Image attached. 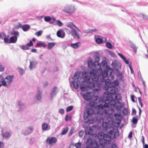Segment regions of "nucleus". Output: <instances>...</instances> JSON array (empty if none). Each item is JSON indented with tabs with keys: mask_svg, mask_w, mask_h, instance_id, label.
<instances>
[{
	"mask_svg": "<svg viewBox=\"0 0 148 148\" xmlns=\"http://www.w3.org/2000/svg\"><path fill=\"white\" fill-rule=\"evenodd\" d=\"M4 67L2 65L1 63L0 62V71H2L4 70Z\"/></svg>",
	"mask_w": 148,
	"mask_h": 148,
	"instance_id": "obj_51",
	"label": "nucleus"
},
{
	"mask_svg": "<svg viewBox=\"0 0 148 148\" xmlns=\"http://www.w3.org/2000/svg\"><path fill=\"white\" fill-rule=\"evenodd\" d=\"M44 20L46 22H49L51 20V18L50 16H46L45 17Z\"/></svg>",
	"mask_w": 148,
	"mask_h": 148,
	"instance_id": "obj_41",
	"label": "nucleus"
},
{
	"mask_svg": "<svg viewBox=\"0 0 148 148\" xmlns=\"http://www.w3.org/2000/svg\"><path fill=\"white\" fill-rule=\"evenodd\" d=\"M18 105L22 110L25 107V104L22 103L21 101H19L18 102Z\"/></svg>",
	"mask_w": 148,
	"mask_h": 148,
	"instance_id": "obj_25",
	"label": "nucleus"
},
{
	"mask_svg": "<svg viewBox=\"0 0 148 148\" xmlns=\"http://www.w3.org/2000/svg\"><path fill=\"white\" fill-rule=\"evenodd\" d=\"M56 21L59 26L61 27L62 25V23L60 20H56Z\"/></svg>",
	"mask_w": 148,
	"mask_h": 148,
	"instance_id": "obj_46",
	"label": "nucleus"
},
{
	"mask_svg": "<svg viewBox=\"0 0 148 148\" xmlns=\"http://www.w3.org/2000/svg\"><path fill=\"white\" fill-rule=\"evenodd\" d=\"M88 115H87V114L86 112H84V120H86L88 118Z\"/></svg>",
	"mask_w": 148,
	"mask_h": 148,
	"instance_id": "obj_53",
	"label": "nucleus"
},
{
	"mask_svg": "<svg viewBox=\"0 0 148 148\" xmlns=\"http://www.w3.org/2000/svg\"><path fill=\"white\" fill-rule=\"evenodd\" d=\"M73 133V129H71L70 132L69 133V136H71Z\"/></svg>",
	"mask_w": 148,
	"mask_h": 148,
	"instance_id": "obj_58",
	"label": "nucleus"
},
{
	"mask_svg": "<svg viewBox=\"0 0 148 148\" xmlns=\"http://www.w3.org/2000/svg\"><path fill=\"white\" fill-rule=\"evenodd\" d=\"M86 112L87 114V115H88V116H90L93 114L94 111L93 109L91 108H88Z\"/></svg>",
	"mask_w": 148,
	"mask_h": 148,
	"instance_id": "obj_26",
	"label": "nucleus"
},
{
	"mask_svg": "<svg viewBox=\"0 0 148 148\" xmlns=\"http://www.w3.org/2000/svg\"><path fill=\"white\" fill-rule=\"evenodd\" d=\"M85 133L86 134L91 135L92 134V129L90 126H87L85 128Z\"/></svg>",
	"mask_w": 148,
	"mask_h": 148,
	"instance_id": "obj_21",
	"label": "nucleus"
},
{
	"mask_svg": "<svg viewBox=\"0 0 148 148\" xmlns=\"http://www.w3.org/2000/svg\"><path fill=\"white\" fill-rule=\"evenodd\" d=\"M23 25L20 23H18L16 26V27L17 29H19L22 27Z\"/></svg>",
	"mask_w": 148,
	"mask_h": 148,
	"instance_id": "obj_50",
	"label": "nucleus"
},
{
	"mask_svg": "<svg viewBox=\"0 0 148 148\" xmlns=\"http://www.w3.org/2000/svg\"><path fill=\"white\" fill-rule=\"evenodd\" d=\"M106 47L109 49H111L112 47V46L111 44L109 42H107L106 43Z\"/></svg>",
	"mask_w": 148,
	"mask_h": 148,
	"instance_id": "obj_38",
	"label": "nucleus"
},
{
	"mask_svg": "<svg viewBox=\"0 0 148 148\" xmlns=\"http://www.w3.org/2000/svg\"><path fill=\"white\" fill-rule=\"evenodd\" d=\"M111 148H118V147L116 145L113 144L111 146Z\"/></svg>",
	"mask_w": 148,
	"mask_h": 148,
	"instance_id": "obj_64",
	"label": "nucleus"
},
{
	"mask_svg": "<svg viewBox=\"0 0 148 148\" xmlns=\"http://www.w3.org/2000/svg\"><path fill=\"white\" fill-rule=\"evenodd\" d=\"M3 136L5 138H9L11 135L9 132H6L5 133H3Z\"/></svg>",
	"mask_w": 148,
	"mask_h": 148,
	"instance_id": "obj_33",
	"label": "nucleus"
},
{
	"mask_svg": "<svg viewBox=\"0 0 148 148\" xmlns=\"http://www.w3.org/2000/svg\"><path fill=\"white\" fill-rule=\"evenodd\" d=\"M68 128L67 127H66L65 128L63 129V131L61 133L62 135L65 134L68 132Z\"/></svg>",
	"mask_w": 148,
	"mask_h": 148,
	"instance_id": "obj_34",
	"label": "nucleus"
},
{
	"mask_svg": "<svg viewBox=\"0 0 148 148\" xmlns=\"http://www.w3.org/2000/svg\"><path fill=\"white\" fill-rule=\"evenodd\" d=\"M13 76H8L5 78L6 81L5 82L6 83H10V82L13 79Z\"/></svg>",
	"mask_w": 148,
	"mask_h": 148,
	"instance_id": "obj_29",
	"label": "nucleus"
},
{
	"mask_svg": "<svg viewBox=\"0 0 148 148\" xmlns=\"http://www.w3.org/2000/svg\"><path fill=\"white\" fill-rule=\"evenodd\" d=\"M33 45V43L32 42V41L31 40L29 43H27L26 45V46L27 47H31Z\"/></svg>",
	"mask_w": 148,
	"mask_h": 148,
	"instance_id": "obj_55",
	"label": "nucleus"
},
{
	"mask_svg": "<svg viewBox=\"0 0 148 148\" xmlns=\"http://www.w3.org/2000/svg\"><path fill=\"white\" fill-rule=\"evenodd\" d=\"M48 85V83L47 82H45L43 84V86L44 88L45 87Z\"/></svg>",
	"mask_w": 148,
	"mask_h": 148,
	"instance_id": "obj_60",
	"label": "nucleus"
},
{
	"mask_svg": "<svg viewBox=\"0 0 148 148\" xmlns=\"http://www.w3.org/2000/svg\"><path fill=\"white\" fill-rule=\"evenodd\" d=\"M95 73L96 70L91 69L90 71L91 76L87 75L86 73H82L83 78L81 77H79V72H77L74 74L73 79L76 80H85L86 83L89 84V86L90 88H94V91L98 92L101 89V84L97 82L98 80V77L95 75Z\"/></svg>",
	"mask_w": 148,
	"mask_h": 148,
	"instance_id": "obj_2",
	"label": "nucleus"
},
{
	"mask_svg": "<svg viewBox=\"0 0 148 148\" xmlns=\"http://www.w3.org/2000/svg\"><path fill=\"white\" fill-rule=\"evenodd\" d=\"M86 144L89 147L92 146L93 144L92 139L91 138H88L86 141Z\"/></svg>",
	"mask_w": 148,
	"mask_h": 148,
	"instance_id": "obj_23",
	"label": "nucleus"
},
{
	"mask_svg": "<svg viewBox=\"0 0 148 148\" xmlns=\"http://www.w3.org/2000/svg\"><path fill=\"white\" fill-rule=\"evenodd\" d=\"M55 42H49L48 43V45L47 48L48 49H51L55 45Z\"/></svg>",
	"mask_w": 148,
	"mask_h": 148,
	"instance_id": "obj_32",
	"label": "nucleus"
},
{
	"mask_svg": "<svg viewBox=\"0 0 148 148\" xmlns=\"http://www.w3.org/2000/svg\"><path fill=\"white\" fill-rule=\"evenodd\" d=\"M96 42L99 44H100L102 42V40L99 38H97L96 39Z\"/></svg>",
	"mask_w": 148,
	"mask_h": 148,
	"instance_id": "obj_43",
	"label": "nucleus"
},
{
	"mask_svg": "<svg viewBox=\"0 0 148 148\" xmlns=\"http://www.w3.org/2000/svg\"><path fill=\"white\" fill-rule=\"evenodd\" d=\"M95 62H94L93 63V60H88V66L89 68H94V69H91L95 70L96 71V73H95V75H96L98 77V80L99 79V75H98V73H97V70L98 68L97 67V66L95 64Z\"/></svg>",
	"mask_w": 148,
	"mask_h": 148,
	"instance_id": "obj_10",
	"label": "nucleus"
},
{
	"mask_svg": "<svg viewBox=\"0 0 148 148\" xmlns=\"http://www.w3.org/2000/svg\"><path fill=\"white\" fill-rule=\"evenodd\" d=\"M99 144L101 145V148H104V146L106 144H109L110 142L111 136L107 134H105L102 132H100L98 135Z\"/></svg>",
	"mask_w": 148,
	"mask_h": 148,
	"instance_id": "obj_4",
	"label": "nucleus"
},
{
	"mask_svg": "<svg viewBox=\"0 0 148 148\" xmlns=\"http://www.w3.org/2000/svg\"><path fill=\"white\" fill-rule=\"evenodd\" d=\"M46 44L43 42H41L40 43H37L36 45V47H46Z\"/></svg>",
	"mask_w": 148,
	"mask_h": 148,
	"instance_id": "obj_30",
	"label": "nucleus"
},
{
	"mask_svg": "<svg viewBox=\"0 0 148 148\" xmlns=\"http://www.w3.org/2000/svg\"><path fill=\"white\" fill-rule=\"evenodd\" d=\"M57 141V139L54 137H48L46 140V143L48 145H52L55 144Z\"/></svg>",
	"mask_w": 148,
	"mask_h": 148,
	"instance_id": "obj_13",
	"label": "nucleus"
},
{
	"mask_svg": "<svg viewBox=\"0 0 148 148\" xmlns=\"http://www.w3.org/2000/svg\"><path fill=\"white\" fill-rule=\"evenodd\" d=\"M17 37H15V36H12L10 38L9 40L10 43H15L17 40Z\"/></svg>",
	"mask_w": 148,
	"mask_h": 148,
	"instance_id": "obj_27",
	"label": "nucleus"
},
{
	"mask_svg": "<svg viewBox=\"0 0 148 148\" xmlns=\"http://www.w3.org/2000/svg\"><path fill=\"white\" fill-rule=\"evenodd\" d=\"M76 9L74 5H66L63 10V11L69 14H73Z\"/></svg>",
	"mask_w": 148,
	"mask_h": 148,
	"instance_id": "obj_7",
	"label": "nucleus"
},
{
	"mask_svg": "<svg viewBox=\"0 0 148 148\" xmlns=\"http://www.w3.org/2000/svg\"><path fill=\"white\" fill-rule=\"evenodd\" d=\"M97 31V29H90V33H92L94 32H96Z\"/></svg>",
	"mask_w": 148,
	"mask_h": 148,
	"instance_id": "obj_59",
	"label": "nucleus"
},
{
	"mask_svg": "<svg viewBox=\"0 0 148 148\" xmlns=\"http://www.w3.org/2000/svg\"><path fill=\"white\" fill-rule=\"evenodd\" d=\"M111 95L108 93H104L103 94L105 103L103 104H99L98 106L99 109H102L103 108H107L110 106L114 107L117 110H120L123 106L122 101L120 98H117L116 94Z\"/></svg>",
	"mask_w": 148,
	"mask_h": 148,
	"instance_id": "obj_3",
	"label": "nucleus"
},
{
	"mask_svg": "<svg viewBox=\"0 0 148 148\" xmlns=\"http://www.w3.org/2000/svg\"><path fill=\"white\" fill-rule=\"evenodd\" d=\"M131 47L133 49L134 52L136 53L137 51V48L133 43H131Z\"/></svg>",
	"mask_w": 148,
	"mask_h": 148,
	"instance_id": "obj_35",
	"label": "nucleus"
},
{
	"mask_svg": "<svg viewBox=\"0 0 148 148\" xmlns=\"http://www.w3.org/2000/svg\"><path fill=\"white\" fill-rule=\"evenodd\" d=\"M58 92V88L56 87H53L52 89V92L50 94L51 99H52L53 96L55 95Z\"/></svg>",
	"mask_w": 148,
	"mask_h": 148,
	"instance_id": "obj_18",
	"label": "nucleus"
},
{
	"mask_svg": "<svg viewBox=\"0 0 148 148\" xmlns=\"http://www.w3.org/2000/svg\"><path fill=\"white\" fill-rule=\"evenodd\" d=\"M84 131H83V130L80 131L79 133V137H82V136L83 134H84Z\"/></svg>",
	"mask_w": 148,
	"mask_h": 148,
	"instance_id": "obj_49",
	"label": "nucleus"
},
{
	"mask_svg": "<svg viewBox=\"0 0 148 148\" xmlns=\"http://www.w3.org/2000/svg\"><path fill=\"white\" fill-rule=\"evenodd\" d=\"M90 92H88L86 93L83 94L82 96L84 99L87 101H89L91 99V97L90 96Z\"/></svg>",
	"mask_w": 148,
	"mask_h": 148,
	"instance_id": "obj_19",
	"label": "nucleus"
},
{
	"mask_svg": "<svg viewBox=\"0 0 148 148\" xmlns=\"http://www.w3.org/2000/svg\"><path fill=\"white\" fill-rule=\"evenodd\" d=\"M102 67L104 70L103 72L102 69H99L97 71V73L99 75V79L101 82H105V84L103 86V88L107 91L105 93H108L112 95L113 93H115V87L118 85L117 81L111 82L110 80H112L114 77L112 75L113 69L109 66H106L104 63Z\"/></svg>",
	"mask_w": 148,
	"mask_h": 148,
	"instance_id": "obj_1",
	"label": "nucleus"
},
{
	"mask_svg": "<svg viewBox=\"0 0 148 148\" xmlns=\"http://www.w3.org/2000/svg\"><path fill=\"white\" fill-rule=\"evenodd\" d=\"M120 116V114H119L115 113L114 114V117L116 119H117L118 117H119Z\"/></svg>",
	"mask_w": 148,
	"mask_h": 148,
	"instance_id": "obj_61",
	"label": "nucleus"
},
{
	"mask_svg": "<svg viewBox=\"0 0 148 148\" xmlns=\"http://www.w3.org/2000/svg\"><path fill=\"white\" fill-rule=\"evenodd\" d=\"M94 58L95 59V61L94 62H95V64L96 63L97 64V68H98V69L97 70H97L99 69H102L103 68L102 67V66L103 65H104V63L105 64V65H106V66H108L107 65V64L106 63V61H103L101 63V66H100L99 64V63H98V62H99V61L100 59V57L99 56H98L97 55H95L94 56ZM102 70H103V72L104 70L103 69H102Z\"/></svg>",
	"mask_w": 148,
	"mask_h": 148,
	"instance_id": "obj_11",
	"label": "nucleus"
},
{
	"mask_svg": "<svg viewBox=\"0 0 148 148\" xmlns=\"http://www.w3.org/2000/svg\"><path fill=\"white\" fill-rule=\"evenodd\" d=\"M38 64V62L36 61H32L30 60V65L29 66L30 70H32L33 69L35 68Z\"/></svg>",
	"mask_w": 148,
	"mask_h": 148,
	"instance_id": "obj_16",
	"label": "nucleus"
},
{
	"mask_svg": "<svg viewBox=\"0 0 148 148\" xmlns=\"http://www.w3.org/2000/svg\"><path fill=\"white\" fill-rule=\"evenodd\" d=\"M3 80H5L4 79V77L2 75H0V83L2 82Z\"/></svg>",
	"mask_w": 148,
	"mask_h": 148,
	"instance_id": "obj_62",
	"label": "nucleus"
},
{
	"mask_svg": "<svg viewBox=\"0 0 148 148\" xmlns=\"http://www.w3.org/2000/svg\"><path fill=\"white\" fill-rule=\"evenodd\" d=\"M138 119L135 117H133L132 119V122L134 124H136L138 122Z\"/></svg>",
	"mask_w": 148,
	"mask_h": 148,
	"instance_id": "obj_39",
	"label": "nucleus"
},
{
	"mask_svg": "<svg viewBox=\"0 0 148 148\" xmlns=\"http://www.w3.org/2000/svg\"><path fill=\"white\" fill-rule=\"evenodd\" d=\"M66 26L70 28L71 30L70 32L71 35L76 39H79L80 35L79 32H80L79 28L72 23L68 22L66 24Z\"/></svg>",
	"mask_w": 148,
	"mask_h": 148,
	"instance_id": "obj_5",
	"label": "nucleus"
},
{
	"mask_svg": "<svg viewBox=\"0 0 148 148\" xmlns=\"http://www.w3.org/2000/svg\"><path fill=\"white\" fill-rule=\"evenodd\" d=\"M30 28V26L29 25L27 24H25L23 25L22 29L24 32H27L29 30Z\"/></svg>",
	"mask_w": 148,
	"mask_h": 148,
	"instance_id": "obj_24",
	"label": "nucleus"
},
{
	"mask_svg": "<svg viewBox=\"0 0 148 148\" xmlns=\"http://www.w3.org/2000/svg\"><path fill=\"white\" fill-rule=\"evenodd\" d=\"M19 73L21 75H22L24 74V70L22 69L21 68L19 69Z\"/></svg>",
	"mask_w": 148,
	"mask_h": 148,
	"instance_id": "obj_56",
	"label": "nucleus"
},
{
	"mask_svg": "<svg viewBox=\"0 0 148 148\" xmlns=\"http://www.w3.org/2000/svg\"><path fill=\"white\" fill-rule=\"evenodd\" d=\"M122 59L123 60V61L125 62V63L126 64H129V62H128V61L126 59V58H125V57Z\"/></svg>",
	"mask_w": 148,
	"mask_h": 148,
	"instance_id": "obj_57",
	"label": "nucleus"
},
{
	"mask_svg": "<svg viewBox=\"0 0 148 148\" xmlns=\"http://www.w3.org/2000/svg\"><path fill=\"white\" fill-rule=\"evenodd\" d=\"M33 128L32 126L27 128L25 130L22 132V134L25 135H27L31 133L33 131Z\"/></svg>",
	"mask_w": 148,
	"mask_h": 148,
	"instance_id": "obj_15",
	"label": "nucleus"
},
{
	"mask_svg": "<svg viewBox=\"0 0 148 148\" xmlns=\"http://www.w3.org/2000/svg\"><path fill=\"white\" fill-rule=\"evenodd\" d=\"M80 43L79 42H78L75 43L71 44V46L72 47L76 49L78 47L80 46Z\"/></svg>",
	"mask_w": 148,
	"mask_h": 148,
	"instance_id": "obj_28",
	"label": "nucleus"
},
{
	"mask_svg": "<svg viewBox=\"0 0 148 148\" xmlns=\"http://www.w3.org/2000/svg\"><path fill=\"white\" fill-rule=\"evenodd\" d=\"M138 102L139 104L140 105L141 107L143 106V104L141 101V97H139L138 98Z\"/></svg>",
	"mask_w": 148,
	"mask_h": 148,
	"instance_id": "obj_47",
	"label": "nucleus"
},
{
	"mask_svg": "<svg viewBox=\"0 0 148 148\" xmlns=\"http://www.w3.org/2000/svg\"><path fill=\"white\" fill-rule=\"evenodd\" d=\"M42 93L41 91L38 90L37 92L36 97L34 98V101L35 103H38L41 101L42 97Z\"/></svg>",
	"mask_w": 148,
	"mask_h": 148,
	"instance_id": "obj_12",
	"label": "nucleus"
},
{
	"mask_svg": "<svg viewBox=\"0 0 148 148\" xmlns=\"http://www.w3.org/2000/svg\"><path fill=\"white\" fill-rule=\"evenodd\" d=\"M88 84L87 85V86L86 85H83L82 84H81V85L79 86V88L81 90H82L83 91H86V90L87 89V87L88 86L89 88H90L92 89L93 90V91L95 92H95L94 90V88H90V86H89V84L88 83Z\"/></svg>",
	"mask_w": 148,
	"mask_h": 148,
	"instance_id": "obj_17",
	"label": "nucleus"
},
{
	"mask_svg": "<svg viewBox=\"0 0 148 148\" xmlns=\"http://www.w3.org/2000/svg\"><path fill=\"white\" fill-rule=\"evenodd\" d=\"M42 131H48L50 129V126L45 123H42Z\"/></svg>",
	"mask_w": 148,
	"mask_h": 148,
	"instance_id": "obj_22",
	"label": "nucleus"
},
{
	"mask_svg": "<svg viewBox=\"0 0 148 148\" xmlns=\"http://www.w3.org/2000/svg\"><path fill=\"white\" fill-rule=\"evenodd\" d=\"M11 35H14V36L17 37L19 36V32L17 31H13L11 33Z\"/></svg>",
	"mask_w": 148,
	"mask_h": 148,
	"instance_id": "obj_31",
	"label": "nucleus"
},
{
	"mask_svg": "<svg viewBox=\"0 0 148 148\" xmlns=\"http://www.w3.org/2000/svg\"><path fill=\"white\" fill-rule=\"evenodd\" d=\"M134 95H132L131 96V99L133 102H135V101L134 99Z\"/></svg>",
	"mask_w": 148,
	"mask_h": 148,
	"instance_id": "obj_63",
	"label": "nucleus"
},
{
	"mask_svg": "<svg viewBox=\"0 0 148 148\" xmlns=\"http://www.w3.org/2000/svg\"><path fill=\"white\" fill-rule=\"evenodd\" d=\"M102 126L105 130L106 133L110 135H112L114 133V138H116L119 135L118 132H114V128L111 125L109 124L107 122H103Z\"/></svg>",
	"mask_w": 148,
	"mask_h": 148,
	"instance_id": "obj_6",
	"label": "nucleus"
},
{
	"mask_svg": "<svg viewBox=\"0 0 148 148\" xmlns=\"http://www.w3.org/2000/svg\"><path fill=\"white\" fill-rule=\"evenodd\" d=\"M2 86H3L5 87H8V86L7 84L6 83V82H5V80H3L2 81L1 84H0V88Z\"/></svg>",
	"mask_w": 148,
	"mask_h": 148,
	"instance_id": "obj_36",
	"label": "nucleus"
},
{
	"mask_svg": "<svg viewBox=\"0 0 148 148\" xmlns=\"http://www.w3.org/2000/svg\"><path fill=\"white\" fill-rule=\"evenodd\" d=\"M19 47L23 50H28L29 49V48L27 47V46L25 45H20Z\"/></svg>",
	"mask_w": 148,
	"mask_h": 148,
	"instance_id": "obj_42",
	"label": "nucleus"
},
{
	"mask_svg": "<svg viewBox=\"0 0 148 148\" xmlns=\"http://www.w3.org/2000/svg\"><path fill=\"white\" fill-rule=\"evenodd\" d=\"M111 66L113 67V69L117 73V76H120L121 75V73L119 69H120L121 67V63L118 62L116 61H113L111 64Z\"/></svg>",
	"mask_w": 148,
	"mask_h": 148,
	"instance_id": "obj_8",
	"label": "nucleus"
},
{
	"mask_svg": "<svg viewBox=\"0 0 148 148\" xmlns=\"http://www.w3.org/2000/svg\"><path fill=\"white\" fill-rule=\"evenodd\" d=\"M73 107L72 106H71L68 107L66 109V111L67 112H69L71 111L73 109Z\"/></svg>",
	"mask_w": 148,
	"mask_h": 148,
	"instance_id": "obj_37",
	"label": "nucleus"
},
{
	"mask_svg": "<svg viewBox=\"0 0 148 148\" xmlns=\"http://www.w3.org/2000/svg\"><path fill=\"white\" fill-rule=\"evenodd\" d=\"M59 112L62 114H63L64 113V111L63 109H60L59 110Z\"/></svg>",
	"mask_w": 148,
	"mask_h": 148,
	"instance_id": "obj_52",
	"label": "nucleus"
},
{
	"mask_svg": "<svg viewBox=\"0 0 148 148\" xmlns=\"http://www.w3.org/2000/svg\"><path fill=\"white\" fill-rule=\"evenodd\" d=\"M138 102L139 104L140 105L141 107L143 106V104L141 101V97H139L138 98Z\"/></svg>",
	"mask_w": 148,
	"mask_h": 148,
	"instance_id": "obj_48",
	"label": "nucleus"
},
{
	"mask_svg": "<svg viewBox=\"0 0 148 148\" xmlns=\"http://www.w3.org/2000/svg\"><path fill=\"white\" fill-rule=\"evenodd\" d=\"M57 35L59 37L63 38L65 36V33L63 30L59 29L57 32Z\"/></svg>",
	"mask_w": 148,
	"mask_h": 148,
	"instance_id": "obj_20",
	"label": "nucleus"
},
{
	"mask_svg": "<svg viewBox=\"0 0 148 148\" xmlns=\"http://www.w3.org/2000/svg\"><path fill=\"white\" fill-rule=\"evenodd\" d=\"M75 146L77 148H81L82 146V144L81 143L78 142L77 143H75Z\"/></svg>",
	"mask_w": 148,
	"mask_h": 148,
	"instance_id": "obj_40",
	"label": "nucleus"
},
{
	"mask_svg": "<svg viewBox=\"0 0 148 148\" xmlns=\"http://www.w3.org/2000/svg\"><path fill=\"white\" fill-rule=\"evenodd\" d=\"M85 82V80H74L72 82V84L73 87L76 89H77L79 86L80 84H83Z\"/></svg>",
	"mask_w": 148,
	"mask_h": 148,
	"instance_id": "obj_14",
	"label": "nucleus"
},
{
	"mask_svg": "<svg viewBox=\"0 0 148 148\" xmlns=\"http://www.w3.org/2000/svg\"><path fill=\"white\" fill-rule=\"evenodd\" d=\"M103 108L102 109H99L101 110L100 111V113L101 114L102 116L104 117L105 119H108L109 118L112 119L113 118V115L111 113H109V111L106 109H103Z\"/></svg>",
	"mask_w": 148,
	"mask_h": 148,
	"instance_id": "obj_9",
	"label": "nucleus"
},
{
	"mask_svg": "<svg viewBox=\"0 0 148 148\" xmlns=\"http://www.w3.org/2000/svg\"><path fill=\"white\" fill-rule=\"evenodd\" d=\"M42 31L40 30L37 32H36L35 33V35H37L38 36H39L42 35Z\"/></svg>",
	"mask_w": 148,
	"mask_h": 148,
	"instance_id": "obj_45",
	"label": "nucleus"
},
{
	"mask_svg": "<svg viewBox=\"0 0 148 148\" xmlns=\"http://www.w3.org/2000/svg\"><path fill=\"white\" fill-rule=\"evenodd\" d=\"M138 77L139 79L140 80H142L143 78L141 76V73L140 72H139L138 73Z\"/></svg>",
	"mask_w": 148,
	"mask_h": 148,
	"instance_id": "obj_54",
	"label": "nucleus"
},
{
	"mask_svg": "<svg viewBox=\"0 0 148 148\" xmlns=\"http://www.w3.org/2000/svg\"><path fill=\"white\" fill-rule=\"evenodd\" d=\"M6 36L5 34L3 32L0 33V39H3Z\"/></svg>",
	"mask_w": 148,
	"mask_h": 148,
	"instance_id": "obj_44",
	"label": "nucleus"
}]
</instances>
